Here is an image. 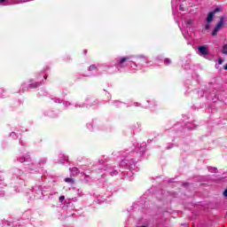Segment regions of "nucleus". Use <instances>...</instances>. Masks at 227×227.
<instances>
[{"mask_svg":"<svg viewBox=\"0 0 227 227\" xmlns=\"http://www.w3.org/2000/svg\"><path fill=\"white\" fill-rule=\"evenodd\" d=\"M44 79H47V76H44Z\"/></svg>","mask_w":227,"mask_h":227,"instance_id":"obj_17","label":"nucleus"},{"mask_svg":"<svg viewBox=\"0 0 227 227\" xmlns=\"http://www.w3.org/2000/svg\"><path fill=\"white\" fill-rule=\"evenodd\" d=\"M217 12H219V8L215 9V11L211 12L215 14V13H217Z\"/></svg>","mask_w":227,"mask_h":227,"instance_id":"obj_12","label":"nucleus"},{"mask_svg":"<svg viewBox=\"0 0 227 227\" xmlns=\"http://www.w3.org/2000/svg\"><path fill=\"white\" fill-rule=\"evenodd\" d=\"M59 201L61 202V203H63V201H65V196H60L59 197Z\"/></svg>","mask_w":227,"mask_h":227,"instance_id":"obj_9","label":"nucleus"},{"mask_svg":"<svg viewBox=\"0 0 227 227\" xmlns=\"http://www.w3.org/2000/svg\"><path fill=\"white\" fill-rule=\"evenodd\" d=\"M224 70H227V65H226V66H224Z\"/></svg>","mask_w":227,"mask_h":227,"instance_id":"obj_16","label":"nucleus"},{"mask_svg":"<svg viewBox=\"0 0 227 227\" xmlns=\"http://www.w3.org/2000/svg\"><path fill=\"white\" fill-rule=\"evenodd\" d=\"M223 194L224 198H227V189L224 190Z\"/></svg>","mask_w":227,"mask_h":227,"instance_id":"obj_11","label":"nucleus"},{"mask_svg":"<svg viewBox=\"0 0 227 227\" xmlns=\"http://www.w3.org/2000/svg\"><path fill=\"white\" fill-rule=\"evenodd\" d=\"M164 63H165V65H169L171 63V59H165Z\"/></svg>","mask_w":227,"mask_h":227,"instance_id":"obj_8","label":"nucleus"},{"mask_svg":"<svg viewBox=\"0 0 227 227\" xmlns=\"http://www.w3.org/2000/svg\"><path fill=\"white\" fill-rule=\"evenodd\" d=\"M199 52H200V54H202V56H207V54H208V51L207 50L206 46H200Z\"/></svg>","mask_w":227,"mask_h":227,"instance_id":"obj_2","label":"nucleus"},{"mask_svg":"<svg viewBox=\"0 0 227 227\" xmlns=\"http://www.w3.org/2000/svg\"><path fill=\"white\" fill-rule=\"evenodd\" d=\"M40 84L41 83L39 82H35L29 85V88H38Z\"/></svg>","mask_w":227,"mask_h":227,"instance_id":"obj_6","label":"nucleus"},{"mask_svg":"<svg viewBox=\"0 0 227 227\" xmlns=\"http://www.w3.org/2000/svg\"><path fill=\"white\" fill-rule=\"evenodd\" d=\"M129 59H130V57H122L119 62V66L121 67V68H123V63H125V61H129Z\"/></svg>","mask_w":227,"mask_h":227,"instance_id":"obj_3","label":"nucleus"},{"mask_svg":"<svg viewBox=\"0 0 227 227\" xmlns=\"http://www.w3.org/2000/svg\"><path fill=\"white\" fill-rule=\"evenodd\" d=\"M96 68L95 65H92L89 67V70H95Z\"/></svg>","mask_w":227,"mask_h":227,"instance_id":"obj_10","label":"nucleus"},{"mask_svg":"<svg viewBox=\"0 0 227 227\" xmlns=\"http://www.w3.org/2000/svg\"><path fill=\"white\" fill-rule=\"evenodd\" d=\"M4 1H6V0H0V3H4Z\"/></svg>","mask_w":227,"mask_h":227,"instance_id":"obj_15","label":"nucleus"},{"mask_svg":"<svg viewBox=\"0 0 227 227\" xmlns=\"http://www.w3.org/2000/svg\"><path fill=\"white\" fill-rule=\"evenodd\" d=\"M219 65H223V59H218Z\"/></svg>","mask_w":227,"mask_h":227,"instance_id":"obj_13","label":"nucleus"},{"mask_svg":"<svg viewBox=\"0 0 227 227\" xmlns=\"http://www.w3.org/2000/svg\"><path fill=\"white\" fill-rule=\"evenodd\" d=\"M222 52H223V54H225V56H227V44H224L223 46Z\"/></svg>","mask_w":227,"mask_h":227,"instance_id":"obj_7","label":"nucleus"},{"mask_svg":"<svg viewBox=\"0 0 227 227\" xmlns=\"http://www.w3.org/2000/svg\"><path fill=\"white\" fill-rule=\"evenodd\" d=\"M64 182H66L67 184H70L71 185H74V184H75V181L74 180V178H70V177L65 178Z\"/></svg>","mask_w":227,"mask_h":227,"instance_id":"obj_5","label":"nucleus"},{"mask_svg":"<svg viewBox=\"0 0 227 227\" xmlns=\"http://www.w3.org/2000/svg\"><path fill=\"white\" fill-rule=\"evenodd\" d=\"M214 15H215V12H209L208 15H207V22L208 24H210V22H212L214 20Z\"/></svg>","mask_w":227,"mask_h":227,"instance_id":"obj_4","label":"nucleus"},{"mask_svg":"<svg viewBox=\"0 0 227 227\" xmlns=\"http://www.w3.org/2000/svg\"><path fill=\"white\" fill-rule=\"evenodd\" d=\"M223 26H224V16L220 17L219 22L216 24L215 29L212 32V36H215Z\"/></svg>","mask_w":227,"mask_h":227,"instance_id":"obj_1","label":"nucleus"},{"mask_svg":"<svg viewBox=\"0 0 227 227\" xmlns=\"http://www.w3.org/2000/svg\"><path fill=\"white\" fill-rule=\"evenodd\" d=\"M206 29H210V25L209 24L206 25Z\"/></svg>","mask_w":227,"mask_h":227,"instance_id":"obj_14","label":"nucleus"}]
</instances>
